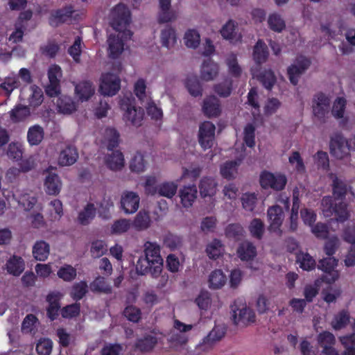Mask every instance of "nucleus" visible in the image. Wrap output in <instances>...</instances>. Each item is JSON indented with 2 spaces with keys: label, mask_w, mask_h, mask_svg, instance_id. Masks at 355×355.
<instances>
[{
  "label": "nucleus",
  "mask_w": 355,
  "mask_h": 355,
  "mask_svg": "<svg viewBox=\"0 0 355 355\" xmlns=\"http://www.w3.org/2000/svg\"><path fill=\"white\" fill-rule=\"evenodd\" d=\"M57 275L63 281L70 282L76 279L77 271L72 266L69 264H64L58 270Z\"/></svg>",
  "instance_id": "obj_41"
},
{
  "label": "nucleus",
  "mask_w": 355,
  "mask_h": 355,
  "mask_svg": "<svg viewBox=\"0 0 355 355\" xmlns=\"http://www.w3.org/2000/svg\"><path fill=\"white\" fill-rule=\"evenodd\" d=\"M31 94L28 98L30 105L35 107L42 104L44 100V94L42 89L35 85H31L30 87Z\"/></svg>",
  "instance_id": "obj_49"
},
{
  "label": "nucleus",
  "mask_w": 355,
  "mask_h": 355,
  "mask_svg": "<svg viewBox=\"0 0 355 355\" xmlns=\"http://www.w3.org/2000/svg\"><path fill=\"white\" fill-rule=\"evenodd\" d=\"M239 164V163L237 161H227L225 162L220 168V175L225 179H233Z\"/></svg>",
  "instance_id": "obj_43"
},
{
  "label": "nucleus",
  "mask_w": 355,
  "mask_h": 355,
  "mask_svg": "<svg viewBox=\"0 0 355 355\" xmlns=\"http://www.w3.org/2000/svg\"><path fill=\"white\" fill-rule=\"evenodd\" d=\"M233 312L232 318L236 325L246 326L255 322V313L252 309L247 307L245 304H242L237 300L231 306Z\"/></svg>",
  "instance_id": "obj_6"
},
{
  "label": "nucleus",
  "mask_w": 355,
  "mask_h": 355,
  "mask_svg": "<svg viewBox=\"0 0 355 355\" xmlns=\"http://www.w3.org/2000/svg\"><path fill=\"white\" fill-rule=\"evenodd\" d=\"M53 343L49 338L40 339L36 345L38 355H50L52 352Z\"/></svg>",
  "instance_id": "obj_61"
},
{
  "label": "nucleus",
  "mask_w": 355,
  "mask_h": 355,
  "mask_svg": "<svg viewBox=\"0 0 355 355\" xmlns=\"http://www.w3.org/2000/svg\"><path fill=\"white\" fill-rule=\"evenodd\" d=\"M215 130L214 124L210 121H205L200 125L198 141L204 150L209 149L213 146Z\"/></svg>",
  "instance_id": "obj_14"
},
{
  "label": "nucleus",
  "mask_w": 355,
  "mask_h": 355,
  "mask_svg": "<svg viewBox=\"0 0 355 355\" xmlns=\"http://www.w3.org/2000/svg\"><path fill=\"white\" fill-rule=\"evenodd\" d=\"M317 341L318 345L324 349V347H334L336 344V338L330 331H324L318 335Z\"/></svg>",
  "instance_id": "obj_48"
},
{
  "label": "nucleus",
  "mask_w": 355,
  "mask_h": 355,
  "mask_svg": "<svg viewBox=\"0 0 355 355\" xmlns=\"http://www.w3.org/2000/svg\"><path fill=\"white\" fill-rule=\"evenodd\" d=\"M90 252L93 257L98 258L107 252V245L103 241H94L92 243Z\"/></svg>",
  "instance_id": "obj_62"
},
{
  "label": "nucleus",
  "mask_w": 355,
  "mask_h": 355,
  "mask_svg": "<svg viewBox=\"0 0 355 355\" xmlns=\"http://www.w3.org/2000/svg\"><path fill=\"white\" fill-rule=\"evenodd\" d=\"M161 40L162 46L169 49L176 42L175 30L171 28L163 30L161 33Z\"/></svg>",
  "instance_id": "obj_59"
},
{
  "label": "nucleus",
  "mask_w": 355,
  "mask_h": 355,
  "mask_svg": "<svg viewBox=\"0 0 355 355\" xmlns=\"http://www.w3.org/2000/svg\"><path fill=\"white\" fill-rule=\"evenodd\" d=\"M313 112L319 120H324L328 112L330 99L322 92L316 94L313 100Z\"/></svg>",
  "instance_id": "obj_17"
},
{
  "label": "nucleus",
  "mask_w": 355,
  "mask_h": 355,
  "mask_svg": "<svg viewBox=\"0 0 355 355\" xmlns=\"http://www.w3.org/2000/svg\"><path fill=\"white\" fill-rule=\"evenodd\" d=\"M105 137L107 141V150H112L105 158L106 165L112 171L120 170L124 166L123 155L119 150H113L119 145V133L114 128H107L105 130Z\"/></svg>",
  "instance_id": "obj_4"
},
{
  "label": "nucleus",
  "mask_w": 355,
  "mask_h": 355,
  "mask_svg": "<svg viewBox=\"0 0 355 355\" xmlns=\"http://www.w3.org/2000/svg\"><path fill=\"white\" fill-rule=\"evenodd\" d=\"M62 76L60 66L54 64L48 70L49 84L45 87V92L49 97L58 96L61 93L60 78Z\"/></svg>",
  "instance_id": "obj_7"
},
{
  "label": "nucleus",
  "mask_w": 355,
  "mask_h": 355,
  "mask_svg": "<svg viewBox=\"0 0 355 355\" xmlns=\"http://www.w3.org/2000/svg\"><path fill=\"white\" fill-rule=\"evenodd\" d=\"M236 254L241 261H252L257 257V248L252 242L243 241L237 248Z\"/></svg>",
  "instance_id": "obj_23"
},
{
  "label": "nucleus",
  "mask_w": 355,
  "mask_h": 355,
  "mask_svg": "<svg viewBox=\"0 0 355 355\" xmlns=\"http://www.w3.org/2000/svg\"><path fill=\"white\" fill-rule=\"evenodd\" d=\"M130 227L129 220L122 218L114 222L111 227V232L113 234H121L126 232Z\"/></svg>",
  "instance_id": "obj_60"
},
{
  "label": "nucleus",
  "mask_w": 355,
  "mask_h": 355,
  "mask_svg": "<svg viewBox=\"0 0 355 355\" xmlns=\"http://www.w3.org/2000/svg\"><path fill=\"white\" fill-rule=\"evenodd\" d=\"M329 148L331 155L338 159L349 155L348 142L341 133H336L331 137Z\"/></svg>",
  "instance_id": "obj_11"
},
{
  "label": "nucleus",
  "mask_w": 355,
  "mask_h": 355,
  "mask_svg": "<svg viewBox=\"0 0 355 355\" xmlns=\"http://www.w3.org/2000/svg\"><path fill=\"white\" fill-rule=\"evenodd\" d=\"M54 168L51 166L49 167L44 173H46V178L44 180V190L49 195H58L62 188L61 180L55 172H53Z\"/></svg>",
  "instance_id": "obj_16"
},
{
  "label": "nucleus",
  "mask_w": 355,
  "mask_h": 355,
  "mask_svg": "<svg viewBox=\"0 0 355 355\" xmlns=\"http://www.w3.org/2000/svg\"><path fill=\"white\" fill-rule=\"evenodd\" d=\"M78 157L76 147L68 146L60 153L58 163L61 166H71L73 164Z\"/></svg>",
  "instance_id": "obj_25"
},
{
  "label": "nucleus",
  "mask_w": 355,
  "mask_h": 355,
  "mask_svg": "<svg viewBox=\"0 0 355 355\" xmlns=\"http://www.w3.org/2000/svg\"><path fill=\"white\" fill-rule=\"evenodd\" d=\"M90 290L94 293L109 294L112 293V287L108 284L103 277L98 276L90 283Z\"/></svg>",
  "instance_id": "obj_38"
},
{
  "label": "nucleus",
  "mask_w": 355,
  "mask_h": 355,
  "mask_svg": "<svg viewBox=\"0 0 355 355\" xmlns=\"http://www.w3.org/2000/svg\"><path fill=\"white\" fill-rule=\"evenodd\" d=\"M60 299L61 295L59 292H50L46 297V301L48 302V306L46 307V315L47 317L51 320H55L60 312Z\"/></svg>",
  "instance_id": "obj_19"
},
{
  "label": "nucleus",
  "mask_w": 355,
  "mask_h": 355,
  "mask_svg": "<svg viewBox=\"0 0 355 355\" xmlns=\"http://www.w3.org/2000/svg\"><path fill=\"white\" fill-rule=\"evenodd\" d=\"M94 88L89 81H83L75 87V92L82 102L89 100L94 94Z\"/></svg>",
  "instance_id": "obj_30"
},
{
  "label": "nucleus",
  "mask_w": 355,
  "mask_h": 355,
  "mask_svg": "<svg viewBox=\"0 0 355 355\" xmlns=\"http://www.w3.org/2000/svg\"><path fill=\"white\" fill-rule=\"evenodd\" d=\"M223 245L220 240L214 239L211 243H209L207 248L206 252L208 257L212 259H216L221 255Z\"/></svg>",
  "instance_id": "obj_58"
},
{
  "label": "nucleus",
  "mask_w": 355,
  "mask_h": 355,
  "mask_svg": "<svg viewBox=\"0 0 355 355\" xmlns=\"http://www.w3.org/2000/svg\"><path fill=\"white\" fill-rule=\"evenodd\" d=\"M249 231L254 238L261 239L264 232V224L259 218H254L250 224Z\"/></svg>",
  "instance_id": "obj_52"
},
{
  "label": "nucleus",
  "mask_w": 355,
  "mask_h": 355,
  "mask_svg": "<svg viewBox=\"0 0 355 355\" xmlns=\"http://www.w3.org/2000/svg\"><path fill=\"white\" fill-rule=\"evenodd\" d=\"M184 42L187 47L196 49L200 41V36L196 30H189L184 35Z\"/></svg>",
  "instance_id": "obj_57"
},
{
  "label": "nucleus",
  "mask_w": 355,
  "mask_h": 355,
  "mask_svg": "<svg viewBox=\"0 0 355 355\" xmlns=\"http://www.w3.org/2000/svg\"><path fill=\"white\" fill-rule=\"evenodd\" d=\"M158 343L157 336L153 334H146L136 340L134 344L135 351L147 353L153 351Z\"/></svg>",
  "instance_id": "obj_20"
},
{
  "label": "nucleus",
  "mask_w": 355,
  "mask_h": 355,
  "mask_svg": "<svg viewBox=\"0 0 355 355\" xmlns=\"http://www.w3.org/2000/svg\"><path fill=\"white\" fill-rule=\"evenodd\" d=\"M214 90L220 97H228L232 91V80L231 79H225L223 82L216 85Z\"/></svg>",
  "instance_id": "obj_51"
},
{
  "label": "nucleus",
  "mask_w": 355,
  "mask_h": 355,
  "mask_svg": "<svg viewBox=\"0 0 355 355\" xmlns=\"http://www.w3.org/2000/svg\"><path fill=\"white\" fill-rule=\"evenodd\" d=\"M121 88L119 77L112 73L102 74L99 90L104 96H113Z\"/></svg>",
  "instance_id": "obj_8"
},
{
  "label": "nucleus",
  "mask_w": 355,
  "mask_h": 355,
  "mask_svg": "<svg viewBox=\"0 0 355 355\" xmlns=\"http://www.w3.org/2000/svg\"><path fill=\"white\" fill-rule=\"evenodd\" d=\"M218 182L215 178L204 176L200 180L198 185L200 195L202 198L213 197L217 191Z\"/></svg>",
  "instance_id": "obj_21"
},
{
  "label": "nucleus",
  "mask_w": 355,
  "mask_h": 355,
  "mask_svg": "<svg viewBox=\"0 0 355 355\" xmlns=\"http://www.w3.org/2000/svg\"><path fill=\"white\" fill-rule=\"evenodd\" d=\"M267 217L269 223L268 230L281 236L283 233L281 227L284 219V213L282 208L279 205L268 207Z\"/></svg>",
  "instance_id": "obj_10"
},
{
  "label": "nucleus",
  "mask_w": 355,
  "mask_h": 355,
  "mask_svg": "<svg viewBox=\"0 0 355 355\" xmlns=\"http://www.w3.org/2000/svg\"><path fill=\"white\" fill-rule=\"evenodd\" d=\"M350 316L347 311L342 310L338 312L331 321V326L335 330L345 328L349 322Z\"/></svg>",
  "instance_id": "obj_39"
},
{
  "label": "nucleus",
  "mask_w": 355,
  "mask_h": 355,
  "mask_svg": "<svg viewBox=\"0 0 355 355\" xmlns=\"http://www.w3.org/2000/svg\"><path fill=\"white\" fill-rule=\"evenodd\" d=\"M268 24L272 31L277 33H281L286 28L285 21L277 13H272L269 15Z\"/></svg>",
  "instance_id": "obj_47"
},
{
  "label": "nucleus",
  "mask_w": 355,
  "mask_h": 355,
  "mask_svg": "<svg viewBox=\"0 0 355 355\" xmlns=\"http://www.w3.org/2000/svg\"><path fill=\"white\" fill-rule=\"evenodd\" d=\"M311 61L304 56H300L296 58L295 62L287 69V74L291 84L297 85L300 77L309 67Z\"/></svg>",
  "instance_id": "obj_13"
},
{
  "label": "nucleus",
  "mask_w": 355,
  "mask_h": 355,
  "mask_svg": "<svg viewBox=\"0 0 355 355\" xmlns=\"http://www.w3.org/2000/svg\"><path fill=\"white\" fill-rule=\"evenodd\" d=\"M257 199V195L254 193L243 194L241 198L243 209L248 211H252L255 208Z\"/></svg>",
  "instance_id": "obj_64"
},
{
  "label": "nucleus",
  "mask_w": 355,
  "mask_h": 355,
  "mask_svg": "<svg viewBox=\"0 0 355 355\" xmlns=\"http://www.w3.org/2000/svg\"><path fill=\"white\" fill-rule=\"evenodd\" d=\"M10 119L13 123L24 121L30 115L31 110L27 105L17 104L9 112Z\"/></svg>",
  "instance_id": "obj_28"
},
{
  "label": "nucleus",
  "mask_w": 355,
  "mask_h": 355,
  "mask_svg": "<svg viewBox=\"0 0 355 355\" xmlns=\"http://www.w3.org/2000/svg\"><path fill=\"white\" fill-rule=\"evenodd\" d=\"M202 111L207 117H216L221 113L220 103L218 98L210 96L204 99Z\"/></svg>",
  "instance_id": "obj_22"
},
{
  "label": "nucleus",
  "mask_w": 355,
  "mask_h": 355,
  "mask_svg": "<svg viewBox=\"0 0 355 355\" xmlns=\"http://www.w3.org/2000/svg\"><path fill=\"white\" fill-rule=\"evenodd\" d=\"M258 80L268 90H270L276 83L275 75L271 69L261 72L258 76Z\"/></svg>",
  "instance_id": "obj_46"
},
{
  "label": "nucleus",
  "mask_w": 355,
  "mask_h": 355,
  "mask_svg": "<svg viewBox=\"0 0 355 355\" xmlns=\"http://www.w3.org/2000/svg\"><path fill=\"white\" fill-rule=\"evenodd\" d=\"M145 167L146 162L144 156L140 153H137L130 160V169L132 172L139 173L145 170Z\"/></svg>",
  "instance_id": "obj_54"
},
{
  "label": "nucleus",
  "mask_w": 355,
  "mask_h": 355,
  "mask_svg": "<svg viewBox=\"0 0 355 355\" xmlns=\"http://www.w3.org/2000/svg\"><path fill=\"white\" fill-rule=\"evenodd\" d=\"M44 131L40 125L31 126L27 132V140L31 146L39 145L44 139Z\"/></svg>",
  "instance_id": "obj_33"
},
{
  "label": "nucleus",
  "mask_w": 355,
  "mask_h": 355,
  "mask_svg": "<svg viewBox=\"0 0 355 355\" xmlns=\"http://www.w3.org/2000/svg\"><path fill=\"white\" fill-rule=\"evenodd\" d=\"M140 198L139 195L133 191H125L121 198V208L125 214L135 213L139 205Z\"/></svg>",
  "instance_id": "obj_18"
},
{
  "label": "nucleus",
  "mask_w": 355,
  "mask_h": 355,
  "mask_svg": "<svg viewBox=\"0 0 355 355\" xmlns=\"http://www.w3.org/2000/svg\"><path fill=\"white\" fill-rule=\"evenodd\" d=\"M269 56V51L268 46L262 40H258L253 47L252 58L254 62L261 66L265 63Z\"/></svg>",
  "instance_id": "obj_24"
},
{
  "label": "nucleus",
  "mask_w": 355,
  "mask_h": 355,
  "mask_svg": "<svg viewBox=\"0 0 355 355\" xmlns=\"http://www.w3.org/2000/svg\"><path fill=\"white\" fill-rule=\"evenodd\" d=\"M197 188L195 184L184 187L179 192V197L184 207H191L197 198Z\"/></svg>",
  "instance_id": "obj_26"
},
{
  "label": "nucleus",
  "mask_w": 355,
  "mask_h": 355,
  "mask_svg": "<svg viewBox=\"0 0 355 355\" xmlns=\"http://www.w3.org/2000/svg\"><path fill=\"white\" fill-rule=\"evenodd\" d=\"M338 261V259L331 256H328V257L319 261L318 268L325 272V275L322 277L324 282L332 284L338 279V272L334 270Z\"/></svg>",
  "instance_id": "obj_12"
},
{
  "label": "nucleus",
  "mask_w": 355,
  "mask_h": 355,
  "mask_svg": "<svg viewBox=\"0 0 355 355\" xmlns=\"http://www.w3.org/2000/svg\"><path fill=\"white\" fill-rule=\"evenodd\" d=\"M49 245L44 241H37L33 248V254L36 260L44 261L49 254Z\"/></svg>",
  "instance_id": "obj_34"
},
{
  "label": "nucleus",
  "mask_w": 355,
  "mask_h": 355,
  "mask_svg": "<svg viewBox=\"0 0 355 355\" xmlns=\"http://www.w3.org/2000/svg\"><path fill=\"white\" fill-rule=\"evenodd\" d=\"M130 12L123 3L115 6L110 13V26L118 33L111 34L108 37V53L111 58H117L124 49V42L130 40L133 33L127 29L130 22Z\"/></svg>",
  "instance_id": "obj_1"
},
{
  "label": "nucleus",
  "mask_w": 355,
  "mask_h": 355,
  "mask_svg": "<svg viewBox=\"0 0 355 355\" xmlns=\"http://www.w3.org/2000/svg\"><path fill=\"white\" fill-rule=\"evenodd\" d=\"M150 218L146 211H140L136 215L133 221V226L137 230H144L150 226Z\"/></svg>",
  "instance_id": "obj_42"
},
{
  "label": "nucleus",
  "mask_w": 355,
  "mask_h": 355,
  "mask_svg": "<svg viewBox=\"0 0 355 355\" xmlns=\"http://www.w3.org/2000/svg\"><path fill=\"white\" fill-rule=\"evenodd\" d=\"M25 268L24 259L19 256H12L6 263L7 272L13 276H19Z\"/></svg>",
  "instance_id": "obj_27"
},
{
  "label": "nucleus",
  "mask_w": 355,
  "mask_h": 355,
  "mask_svg": "<svg viewBox=\"0 0 355 355\" xmlns=\"http://www.w3.org/2000/svg\"><path fill=\"white\" fill-rule=\"evenodd\" d=\"M218 73V65L211 59L203 62L201 69V78L204 80H213Z\"/></svg>",
  "instance_id": "obj_32"
},
{
  "label": "nucleus",
  "mask_w": 355,
  "mask_h": 355,
  "mask_svg": "<svg viewBox=\"0 0 355 355\" xmlns=\"http://www.w3.org/2000/svg\"><path fill=\"white\" fill-rule=\"evenodd\" d=\"M87 288L88 286L86 282L82 281L75 284L72 287L71 297L76 301L80 300L87 293Z\"/></svg>",
  "instance_id": "obj_56"
},
{
  "label": "nucleus",
  "mask_w": 355,
  "mask_h": 355,
  "mask_svg": "<svg viewBox=\"0 0 355 355\" xmlns=\"http://www.w3.org/2000/svg\"><path fill=\"white\" fill-rule=\"evenodd\" d=\"M333 197L324 196L322 199V209L326 217L335 216L338 222L343 223L349 217L347 205L342 200L347 193V185L345 181L335 176L332 180Z\"/></svg>",
  "instance_id": "obj_2"
},
{
  "label": "nucleus",
  "mask_w": 355,
  "mask_h": 355,
  "mask_svg": "<svg viewBox=\"0 0 355 355\" xmlns=\"http://www.w3.org/2000/svg\"><path fill=\"white\" fill-rule=\"evenodd\" d=\"M347 101L343 97H338L334 102L331 113L336 119H342L344 116Z\"/></svg>",
  "instance_id": "obj_55"
},
{
  "label": "nucleus",
  "mask_w": 355,
  "mask_h": 355,
  "mask_svg": "<svg viewBox=\"0 0 355 355\" xmlns=\"http://www.w3.org/2000/svg\"><path fill=\"white\" fill-rule=\"evenodd\" d=\"M80 313V304L75 302L64 306L60 310V314L63 318L71 319L76 318Z\"/></svg>",
  "instance_id": "obj_50"
},
{
  "label": "nucleus",
  "mask_w": 355,
  "mask_h": 355,
  "mask_svg": "<svg viewBox=\"0 0 355 355\" xmlns=\"http://www.w3.org/2000/svg\"><path fill=\"white\" fill-rule=\"evenodd\" d=\"M243 140L247 146L253 148L255 146V128L248 123L244 128Z\"/></svg>",
  "instance_id": "obj_63"
},
{
  "label": "nucleus",
  "mask_w": 355,
  "mask_h": 355,
  "mask_svg": "<svg viewBox=\"0 0 355 355\" xmlns=\"http://www.w3.org/2000/svg\"><path fill=\"white\" fill-rule=\"evenodd\" d=\"M300 268L304 270L310 271L315 268L316 263L315 259L308 253H300L296 257Z\"/></svg>",
  "instance_id": "obj_40"
},
{
  "label": "nucleus",
  "mask_w": 355,
  "mask_h": 355,
  "mask_svg": "<svg viewBox=\"0 0 355 355\" xmlns=\"http://www.w3.org/2000/svg\"><path fill=\"white\" fill-rule=\"evenodd\" d=\"M236 25L234 21L230 19L222 26L220 33L223 39L232 42L236 35Z\"/></svg>",
  "instance_id": "obj_44"
},
{
  "label": "nucleus",
  "mask_w": 355,
  "mask_h": 355,
  "mask_svg": "<svg viewBox=\"0 0 355 355\" xmlns=\"http://www.w3.org/2000/svg\"><path fill=\"white\" fill-rule=\"evenodd\" d=\"M160 12L158 21L160 24L171 21L173 19V13L171 11V0H159Z\"/></svg>",
  "instance_id": "obj_36"
},
{
  "label": "nucleus",
  "mask_w": 355,
  "mask_h": 355,
  "mask_svg": "<svg viewBox=\"0 0 355 355\" xmlns=\"http://www.w3.org/2000/svg\"><path fill=\"white\" fill-rule=\"evenodd\" d=\"M144 253L145 256L141 257L137 262V272L141 275L150 273L153 277H159L163 268L159 245L148 241L145 243Z\"/></svg>",
  "instance_id": "obj_3"
},
{
  "label": "nucleus",
  "mask_w": 355,
  "mask_h": 355,
  "mask_svg": "<svg viewBox=\"0 0 355 355\" xmlns=\"http://www.w3.org/2000/svg\"><path fill=\"white\" fill-rule=\"evenodd\" d=\"M259 181L261 187L263 189L271 188L275 191L283 190L287 183V179L284 175H275L268 171L261 173Z\"/></svg>",
  "instance_id": "obj_9"
},
{
  "label": "nucleus",
  "mask_w": 355,
  "mask_h": 355,
  "mask_svg": "<svg viewBox=\"0 0 355 355\" xmlns=\"http://www.w3.org/2000/svg\"><path fill=\"white\" fill-rule=\"evenodd\" d=\"M225 334V330L219 326H215L209 334L203 339V343L211 345L213 343L220 340Z\"/></svg>",
  "instance_id": "obj_53"
},
{
  "label": "nucleus",
  "mask_w": 355,
  "mask_h": 355,
  "mask_svg": "<svg viewBox=\"0 0 355 355\" xmlns=\"http://www.w3.org/2000/svg\"><path fill=\"white\" fill-rule=\"evenodd\" d=\"M96 209L94 205L89 202L78 215L77 221L81 225H88L95 218Z\"/></svg>",
  "instance_id": "obj_29"
},
{
  "label": "nucleus",
  "mask_w": 355,
  "mask_h": 355,
  "mask_svg": "<svg viewBox=\"0 0 355 355\" xmlns=\"http://www.w3.org/2000/svg\"><path fill=\"white\" fill-rule=\"evenodd\" d=\"M57 107L60 112L71 114L76 111V105L73 99L67 96H60L57 101Z\"/></svg>",
  "instance_id": "obj_35"
},
{
  "label": "nucleus",
  "mask_w": 355,
  "mask_h": 355,
  "mask_svg": "<svg viewBox=\"0 0 355 355\" xmlns=\"http://www.w3.org/2000/svg\"><path fill=\"white\" fill-rule=\"evenodd\" d=\"M225 237L234 241H239L245 236V230L240 223H230L225 228Z\"/></svg>",
  "instance_id": "obj_31"
},
{
  "label": "nucleus",
  "mask_w": 355,
  "mask_h": 355,
  "mask_svg": "<svg viewBox=\"0 0 355 355\" xmlns=\"http://www.w3.org/2000/svg\"><path fill=\"white\" fill-rule=\"evenodd\" d=\"M74 12L75 10L72 5H68L53 10L49 17V24L53 27H58L69 21Z\"/></svg>",
  "instance_id": "obj_15"
},
{
  "label": "nucleus",
  "mask_w": 355,
  "mask_h": 355,
  "mask_svg": "<svg viewBox=\"0 0 355 355\" xmlns=\"http://www.w3.org/2000/svg\"><path fill=\"white\" fill-rule=\"evenodd\" d=\"M185 85L188 92L191 96L197 97L202 95V85L196 76H188L185 83Z\"/></svg>",
  "instance_id": "obj_37"
},
{
  "label": "nucleus",
  "mask_w": 355,
  "mask_h": 355,
  "mask_svg": "<svg viewBox=\"0 0 355 355\" xmlns=\"http://www.w3.org/2000/svg\"><path fill=\"white\" fill-rule=\"evenodd\" d=\"M120 108L125 112L123 118L135 126H140L144 119V111L135 105V98L132 96H124L119 101Z\"/></svg>",
  "instance_id": "obj_5"
},
{
  "label": "nucleus",
  "mask_w": 355,
  "mask_h": 355,
  "mask_svg": "<svg viewBox=\"0 0 355 355\" xmlns=\"http://www.w3.org/2000/svg\"><path fill=\"white\" fill-rule=\"evenodd\" d=\"M209 287L211 288H220L226 282V276L220 270H215L211 272L209 278Z\"/></svg>",
  "instance_id": "obj_45"
}]
</instances>
